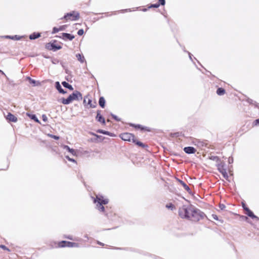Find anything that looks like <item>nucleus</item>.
<instances>
[{"label": "nucleus", "instance_id": "49530a36", "mask_svg": "<svg viewBox=\"0 0 259 259\" xmlns=\"http://www.w3.org/2000/svg\"><path fill=\"white\" fill-rule=\"evenodd\" d=\"M228 162L229 164L233 163V157H229L228 158Z\"/></svg>", "mask_w": 259, "mask_h": 259}, {"label": "nucleus", "instance_id": "7c9ffc66", "mask_svg": "<svg viewBox=\"0 0 259 259\" xmlns=\"http://www.w3.org/2000/svg\"><path fill=\"white\" fill-rule=\"evenodd\" d=\"M165 207L168 208V209H170L171 210H173L175 208V205L172 203H167Z\"/></svg>", "mask_w": 259, "mask_h": 259}, {"label": "nucleus", "instance_id": "864d4df0", "mask_svg": "<svg viewBox=\"0 0 259 259\" xmlns=\"http://www.w3.org/2000/svg\"><path fill=\"white\" fill-rule=\"evenodd\" d=\"M242 206L243 209L245 210V208H248L245 204L244 202H242Z\"/></svg>", "mask_w": 259, "mask_h": 259}, {"label": "nucleus", "instance_id": "39448f33", "mask_svg": "<svg viewBox=\"0 0 259 259\" xmlns=\"http://www.w3.org/2000/svg\"><path fill=\"white\" fill-rule=\"evenodd\" d=\"M94 202L97 203L96 207L99 211L104 212L105 207L103 205L108 203V199H104L102 196L96 195V197L94 198Z\"/></svg>", "mask_w": 259, "mask_h": 259}, {"label": "nucleus", "instance_id": "f3484780", "mask_svg": "<svg viewBox=\"0 0 259 259\" xmlns=\"http://www.w3.org/2000/svg\"><path fill=\"white\" fill-rule=\"evenodd\" d=\"M55 87L59 93L62 94H66L67 93V91L64 90L62 88V87L59 81L55 82Z\"/></svg>", "mask_w": 259, "mask_h": 259}, {"label": "nucleus", "instance_id": "6e6d98bb", "mask_svg": "<svg viewBox=\"0 0 259 259\" xmlns=\"http://www.w3.org/2000/svg\"><path fill=\"white\" fill-rule=\"evenodd\" d=\"M97 244L100 245H102V246H104V243H102V242H100L99 241H97Z\"/></svg>", "mask_w": 259, "mask_h": 259}, {"label": "nucleus", "instance_id": "5701e85b", "mask_svg": "<svg viewBox=\"0 0 259 259\" xmlns=\"http://www.w3.org/2000/svg\"><path fill=\"white\" fill-rule=\"evenodd\" d=\"M62 147L64 149L68 151L69 153H71L73 155H76V151L70 148L68 145H64L62 146Z\"/></svg>", "mask_w": 259, "mask_h": 259}, {"label": "nucleus", "instance_id": "ea45409f", "mask_svg": "<svg viewBox=\"0 0 259 259\" xmlns=\"http://www.w3.org/2000/svg\"><path fill=\"white\" fill-rule=\"evenodd\" d=\"M62 67L64 68V69H65V72L66 74H68V75H70L71 73V71H70L69 70H68L67 68H65V67L64 66V65L63 64H62Z\"/></svg>", "mask_w": 259, "mask_h": 259}, {"label": "nucleus", "instance_id": "c03bdc74", "mask_svg": "<svg viewBox=\"0 0 259 259\" xmlns=\"http://www.w3.org/2000/svg\"><path fill=\"white\" fill-rule=\"evenodd\" d=\"M88 98V95L85 96L83 99V104H84V106L85 107L87 105L86 100Z\"/></svg>", "mask_w": 259, "mask_h": 259}, {"label": "nucleus", "instance_id": "0eeeda50", "mask_svg": "<svg viewBox=\"0 0 259 259\" xmlns=\"http://www.w3.org/2000/svg\"><path fill=\"white\" fill-rule=\"evenodd\" d=\"M57 41L55 39L52 40L50 42L47 43L46 48L50 51L56 52L62 48L61 45H57Z\"/></svg>", "mask_w": 259, "mask_h": 259}, {"label": "nucleus", "instance_id": "a18cd8bd", "mask_svg": "<svg viewBox=\"0 0 259 259\" xmlns=\"http://www.w3.org/2000/svg\"><path fill=\"white\" fill-rule=\"evenodd\" d=\"M66 27V25H62V26H60L59 27V30L60 31H63L65 29Z\"/></svg>", "mask_w": 259, "mask_h": 259}, {"label": "nucleus", "instance_id": "5fc2aeb1", "mask_svg": "<svg viewBox=\"0 0 259 259\" xmlns=\"http://www.w3.org/2000/svg\"><path fill=\"white\" fill-rule=\"evenodd\" d=\"M88 99V103H87V105H91V104H92V101L91 99H90L89 98Z\"/></svg>", "mask_w": 259, "mask_h": 259}, {"label": "nucleus", "instance_id": "09e8293b", "mask_svg": "<svg viewBox=\"0 0 259 259\" xmlns=\"http://www.w3.org/2000/svg\"><path fill=\"white\" fill-rule=\"evenodd\" d=\"M96 107V102H94V104H91V105H90V108H94Z\"/></svg>", "mask_w": 259, "mask_h": 259}, {"label": "nucleus", "instance_id": "c756f323", "mask_svg": "<svg viewBox=\"0 0 259 259\" xmlns=\"http://www.w3.org/2000/svg\"><path fill=\"white\" fill-rule=\"evenodd\" d=\"M104 139H105V137H104L102 136L97 135V136H96V139L95 141H97V142H102L104 140Z\"/></svg>", "mask_w": 259, "mask_h": 259}, {"label": "nucleus", "instance_id": "37998d69", "mask_svg": "<svg viewBox=\"0 0 259 259\" xmlns=\"http://www.w3.org/2000/svg\"><path fill=\"white\" fill-rule=\"evenodd\" d=\"M42 119L44 122H47L48 121V117L45 114H43L42 115Z\"/></svg>", "mask_w": 259, "mask_h": 259}, {"label": "nucleus", "instance_id": "aec40b11", "mask_svg": "<svg viewBox=\"0 0 259 259\" xmlns=\"http://www.w3.org/2000/svg\"><path fill=\"white\" fill-rule=\"evenodd\" d=\"M26 79L29 81L30 84H32L34 87L37 86L40 84V82L38 81H36L29 76H27L26 77Z\"/></svg>", "mask_w": 259, "mask_h": 259}, {"label": "nucleus", "instance_id": "6ab92c4d", "mask_svg": "<svg viewBox=\"0 0 259 259\" xmlns=\"http://www.w3.org/2000/svg\"><path fill=\"white\" fill-rule=\"evenodd\" d=\"M6 38L11 39L12 40H20L24 36H19L18 35H5L4 36Z\"/></svg>", "mask_w": 259, "mask_h": 259}, {"label": "nucleus", "instance_id": "e433bc0d", "mask_svg": "<svg viewBox=\"0 0 259 259\" xmlns=\"http://www.w3.org/2000/svg\"><path fill=\"white\" fill-rule=\"evenodd\" d=\"M84 33V30L83 29H80L77 31V34L79 36H81Z\"/></svg>", "mask_w": 259, "mask_h": 259}, {"label": "nucleus", "instance_id": "c9c22d12", "mask_svg": "<svg viewBox=\"0 0 259 259\" xmlns=\"http://www.w3.org/2000/svg\"><path fill=\"white\" fill-rule=\"evenodd\" d=\"M60 30H59V28H57L56 27H54L53 28L52 33L53 34L56 33L58 32Z\"/></svg>", "mask_w": 259, "mask_h": 259}, {"label": "nucleus", "instance_id": "338daca9", "mask_svg": "<svg viewBox=\"0 0 259 259\" xmlns=\"http://www.w3.org/2000/svg\"><path fill=\"white\" fill-rule=\"evenodd\" d=\"M207 71L208 72H209V74H211L210 72L208 71Z\"/></svg>", "mask_w": 259, "mask_h": 259}, {"label": "nucleus", "instance_id": "b1692460", "mask_svg": "<svg viewBox=\"0 0 259 259\" xmlns=\"http://www.w3.org/2000/svg\"><path fill=\"white\" fill-rule=\"evenodd\" d=\"M62 84L64 88L68 89L70 91H73L74 90V88H73L72 85L70 84L65 81H62Z\"/></svg>", "mask_w": 259, "mask_h": 259}, {"label": "nucleus", "instance_id": "7ed1b4c3", "mask_svg": "<svg viewBox=\"0 0 259 259\" xmlns=\"http://www.w3.org/2000/svg\"><path fill=\"white\" fill-rule=\"evenodd\" d=\"M194 205H183L179 209V215L183 219H190L191 211L193 208Z\"/></svg>", "mask_w": 259, "mask_h": 259}, {"label": "nucleus", "instance_id": "f8f14e48", "mask_svg": "<svg viewBox=\"0 0 259 259\" xmlns=\"http://www.w3.org/2000/svg\"><path fill=\"white\" fill-rule=\"evenodd\" d=\"M96 120L100 122L101 124L105 125L106 123L104 117L101 114V110H98L97 111V115L96 116Z\"/></svg>", "mask_w": 259, "mask_h": 259}, {"label": "nucleus", "instance_id": "de8ad7c7", "mask_svg": "<svg viewBox=\"0 0 259 259\" xmlns=\"http://www.w3.org/2000/svg\"><path fill=\"white\" fill-rule=\"evenodd\" d=\"M212 218L215 220H217V221H218L219 220V218L218 217L217 215L216 214H212Z\"/></svg>", "mask_w": 259, "mask_h": 259}, {"label": "nucleus", "instance_id": "2eb2a0df", "mask_svg": "<svg viewBox=\"0 0 259 259\" xmlns=\"http://www.w3.org/2000/svg\"><path fill=\"white\" fill-rule=\"evenodd\" d=\"M184 151L188 154H194L196 152V149L192 146L185 147L183 149Z\"/></svg>", "mask_w": 259, "mask_h": 259}, {"label": "nucleus", "instance_id": "58836bf2", "mask_svg": "<svg viewBox=\"0 0 259 259\" xmlns=\"http://www.w3.org/2000/svg\"><path fill=\"white\" fill-rule=\"evenodd\" d=\"M65 158L67 159H68L69 161H71V162H75V163L76 162L74 159L69 157V156H67V155L65 156Z\"/></svg>", "mask_w": 259, "mask_h": 259}, {"label": "nucleus", "instance_id": "680f3d73", "mask_svg": "<svg viewBox=\"0 0 259 259\" xmlns=\"http://www.w3.org/2000/svg\"><path fill=\"white\" fill-rule=\"evenodd\" d=\"M151 256H152V257H156V256H155V255H151Z\"/></svg>", "mask_w": 259, "mask_h": 259}, {"label": "nucleus", "instance_id": "4be33fe9", "mask_svg": "<svg viewBox=\"0 0 259 259\" xmlns=\"http://www.w3.org/2000/svg\"><path fill=\"white\" fill-rule=\"evenodd\" d=\"M41 36V33L40 32H34L31 34L29 35V38L31 40H34L36 38H39Z\"/></svg>", "mask_w": 259, "mask_h": 259}, {"label": "nucleus", "instance_id": "603ef678", "mask_svg": "<svg viewBox=\"0 0 259 259\" xmlns=\"http://www.w3.org/2000/svg\"><path fill=\"white\" fill-rule=\"evenodd\" d=\"M184 51L187 52L188 53L190 59L192 61V55L190 52H187V51H185V50H184Z\"/></svg>", "mask_w": 259, "mask_h": 259}, {"label": "nucleus", "instance_id": "bb28decb", "mask_svg": "<svg viewBox=\"0 0 259 259\" xmlns=\"http://www.w3.org/2000/svg\"><path fill=\"white\" fill-rule=\"evenodd\" d=\"M247 102L250 104L254 105L255 107H257L259 109V104L257 103L256 102L249 98H248L247 99Z\"/></svg>", "mask_w": 259, "mask_h": 259}, {"label": "nucleus", "instance_id": "20e7f679", "mask_svg": "<svg viewBox=\"0 0 259 259\" xmlns=\"http://www.w3.org/2000/svg\"><path fill=\"white\" fill-rule=\"evenodd\" d=\"M204 218H206L205 214L194 206L191 211L190 219L189 220L194 222H198L200 220L203 219Z\"/></svg>", "mask_w": 259, "mask_h": 259}, {"label": "nucleus", "instance_id": "4c0bfd02", "mask_svg": "<svg viewBox=\"0 0 259 259\" xmlns=\"http://www.w3.org/2000/svg\"><path fill=\"white\" fill-rule=\"evenodd\" d=\"M158 4H159V6H164L165 4V0H158Z\"/></svg>", "mask_w": 259, "mask_h": 259}, {"label": "nucleus", "instance_id": "cd10ccee", "mask_svg": "<svg viewBox=\"0 0 259 259\" xmlns=\"http://www.w3.org/2000/svg\"><path fill=\"white\" fill-rule=\"evenodd\" d=\"M225 92V90L223 88H219L217 90V94L219 96L224 95Z\"/></svg>", "mask_w": 259, "mask_h": 259}, {"label": "nucleus", "instance_id": "2f4dec72", "mask_svg": "<svg viewBox=\"0 0 259 259\" xmlns=\"http://www.w3.org/2000/svg\"><path fill=\"white\" fill-rule=\"evenodd\" d=\"M64 237L65 238H67L69 240H75V241H78V240L75 238V237H73V236L72 235H65L64 236Z\"/></svg>", "mask_w": 259, "mask_h": 259}, {"label": "nucleus", "instance_id": "72a5a7b5", "mask_svg": "<svg viewBox=\"0 0 259 259\" xmlns=\"http://www.w3.org/2000/svg\"><path fill=\"white\" fill-rule=\"evenodd\" d=\"M159 7V4H158V3H157L155 4H151L150 5V6H149L148 8H158Z\"/></svg>", "mask_w": 259, "mask_h": 259}, {"label": "nucleus", "instance_id": "8fccbe9b", "mask_svg": "<svg viewBox=\"0 0 259 259\" xmlns=\"http://www.w3.org/2000/svg\"><path fill=\"white\" fill-rule=\"evenodd\" d=\"M130 12L131 11V9H123V10H121L120 11V12L121 13H124V12Z\"/></svg>", "mask_w": 259, "mask_h": 259}, {"label": "nucleus", "instance_id": "bf43d9fd", "mask_svg": "<svg viewBox=\"0 0 259 259\" xmlns=\"http://www.w3.org/2000/svg\"><path fill=\"white\" fill-rule=\"evenodd\" d=\"M68 77H69V75H68L67 76H66V77H65V79H66L67 80H68V81H69Z\"/></svg>", "mask_w": 259, "mask_h": 259}, {"label": "nucleus", "instance_id": "c85d7f7f", "mask_svg": "<svg viewBox=\"0 0 259 259\" xmlns=\"http://www.w3.org/2000/svg\"><path fill=\"white\" fill-rule=\"evenodd\" d=\"M209 159L213 161H215L217 162H221L220 158L217 156H211L210 157H209Z\"/></svg>", "mask_w": 259, "mask_h": 259}, {"label": "nucleus", "instance_id": "a878e982", "mask_svg": "<svg viewBox=\"0 0 259 259\" xmlns=\"http://www.w3.org/2000/svg\"><path fill=\"white\" fill-rule=\"evenodd\" d=\"M76 57L77 59L81 63H83L85 61V58L84 56L81 54H76Z\"/></svg>", "mask_w": 259, "mask_h": 259}, {"label": "nucleus", "instance_id": "0e129e2a", "mask_svg": "<svg viewBox=\"0 0 259 259\" xmlns=\"http://www.w3.org/2000/svg\"><path fill=\"white\" fill-rule=\"evenodd\" d=\"M147 10L146 9H144L143 11H146Z\"/></svg>", "mask_w": 259, "mask_h": 259}, {"label": "nucleus", "instance_id": "79ce46f5", "mask_svg": "<svg viewBox=\"0 0 259 259\" xmlns=\"http://www.w3.org/2000/svg\"><path fill=\"white\" fill-rule=\"evenodd\" d=\"M51 138H52L53 139H55V140H59V137L58 136H56V135H50V136Z\"/></svg>", "mask_w": 259, "mask_h": 259}, {"label": "nucleus", "instance_id": "9d476101", "mask_svg": "<svg viewBox=\"0 0 259 259\" xmlns=\"http://www.w3.org/2000/svg\"><path fill=\"white\" fill-rule=\"evenodd\" d=\"M131 127H133L137 130H140L141 131H144L147 132H151V128L147 126H144L139 124H134L132 123H129Z\"/></svg>", "mask_w": 259, "mask_h": 259}, {"label": "nucleus", "instance_id": "052dcab7", "mask_svg": "<svg viewBox=\"0 0 259 259\" xmlns=\"http://www.w3.org/2000/svg\"><path fill=\"white\" fill-rule=\"evenodd\" d=\"M8 167H9V165H8L7 166V167H6V168H4V169H3V170H6V169H7L8 168Z\"/></svg>", "mask_w": 259, "mask_h": 259}, {"label": "nucleus", "instance_id": "4d7b16f0", "mask_svg": "<svg viewBox=\"0 0 259 259\" xmlns=\"http://www.w3.org/2000/svg\"><path fill=\"white\" fill-rule=\"evenodd\" d=\"M0 73H2V75L6 76V74L3 71L0 69Z\"/></svg>", "mask_w": 259, "mask_h": 259}, {"label": "nucleus", "instance_id": "f257e3e1", "mask_svg": "<svg viewBox=\"0 0 259 259\" xmlns=\"http://www.w3.org/2000/svg\"><path fill=\"white\" fill-rule=\"evenodd\" d=\"M119 137L123 141L127 142H132L133 143L142 148L148 147V145L139 141L134 134L129 133H121Z\"/></svg>", "mask_w": 259, "mask_h": 259}, {"label": "nucleus", "instance_id": "473e14b6", "mask_svg": "<svg viewBox=\"0 0 259 259\" xmlns=\"http://www.w3.org/2000/svg\"><path fill=\"white\" fill-rule=\"evenodd\" d=\"M110 115L112 116V117L116 121H120L121 120L120 118L117 117L116 115L112 113H110Z\"/></svg>", "mask_w": 259, "mask_h": 259}, {"label": "nucleus", "instance_id": "1a4fd4ad", "mask_svg": "<svg viewBox=\"0 0 259 259\" xmlns=\"http://www.w3.org/2000/svg\"><path fill=\"white\" fill-rule=\"evenodd\" d=\"M79 246V244L75 243L70 242L68 241L63 240L59 242L58 247H78Z\"/></svg>", "mask_w": 259, "mask_h": 259}, {"label": "nucleus", "instance_id": "393cba45", "mask_svg": "<svg viewBox=\"0 0 259 259\" xmlns=\"http://www.w3.org/2000/svg\"><path fill=\"white\" fill-rule=\"evenodd\" d=\"M105 103L106 101L105 98L103 97H100L99 100V104L101 108H104L105 106Z\"/></svg>", "mask_w": 259, "mask_h": 259}, {"label": "nucleus", "instance_id": "3c124183", "mask_svg": "<svg viewBox=\"0 0 259 259\" xmlns=\"http://www.w3.org/2000/svg\"><path fill=\"white\" fill-rule=\"evenodd\" d=\"M254 124L255 125H259V118L258 119H256L254 121Z\"/></svg>", "mask_w": 259, "mask_h": 259}, {"label": "nucleus", "instance_id": "69168bd1", "mask_svg": "<svg viewBox=\"0 0 259 259\" xmlns=\"http://www.w3.org/2000/svg\"><path fill=\"white\" fill-rule=\"evenodd\" d=\"M56 62H57V63H58V62H59V60H56Z\"/></svg>", "mask_w": 259, "mask_h": 259}, {"label": "nucleus", "instance_id": "4468645a", "mask_svg": "<svg viewBox=\"0 0 259 259\" xmlns=\"http://www.w3.org/2000/svg\"><path fill=\"white\" fill-rule=\"evenodd\" d=\"M6 118L9 122H16L18 120L17 117L10 112L8 113L7 115L6 116Z\"/></svg>", "mask_w": 259, "mask_h": 259}, {"label": "nucleus", "instance_id": "6e6552de", "mask_svg": "<svg viewBox=\"0 0 259 259\" xmlns=\"http://www.w3.org/2000/svg\"><path fill=\"white\" fill-rule=\"evenodd\" d=\"M217 169L221 173L223 177L226 179L228 180L229 178L228 175L226 171V168L225 167V163L224 162H221L217 164Z\"/></svg>", "mask_w": 259, "mask_h": 259}, {"label": "nucleus", "instance_id": "f704fd0d", "mask_svg": "<svg viewBox=\"0 0 259 259\" xmlns=\"http://www.w3.org/2000/svg\"><path fill=\"white\" fill-rule=\"evenodd\" d=\"M0 248L3 249L4 250H7L9 252H10L11 250L10 249H9L6 246L3 244L0 245Z\"/></svg>", "mask_w": 259, "mask_h": 259}, {"label": "nucleus", "instance_id": "ddd939ff", "mask_svg": "<svg viewBox=\"0 0 259 259\" xmlns=\"http://www.w3.org/2000/svg\"><path fill=\"white\" fill-rule=\"evenodd\" d=\"M245 214L248 216L249 217L251 218L252 219H255L257 221H259V218L255 215L252 211H251L249 208H245Z\"/></svg>", "mask_w": 259, "mask_h": 259}, {"label": "nucleus", "instance_id": "a211bd4d", "mask_svg": "<svg viewBox=\"0 0 259 259\" xmlns=\"http://www.w3.org/2000/svg\"><path fill=\"white\" fill-rule=\"evenodd\" d=\"M97 133L99 134H102L103 135L109 136L112 137H114L115 136V135L114 133H111L110 132L105 131L101 129H99L97 131Z\"/></svg>", "mask_w": 259, "mask_h": 259}, {"label": "nucleus", "instance_id": "412c9836", "mask_svg": "<svg viewBox=\"0 0 259 259\" xmlns=\"http://www.w3.org/2000/svg\"><path fill=\"white\" fill-rule=\"evenodd\" d=\"M26 115L28 117H29L31 119L34 120L35 122L40 124V121L39 120V119H38L35 114L26 113Z\"/></svg>", "mask_w": 259, "mask_h": 259}, {"label": "nucleus", "instance_id": "e2e57ef3", "mask_svg": "<svg viewBox=\"0 0 259 259\" xmlns=\"http://www.w3.org/2000/svg\"><path fill=\"white\" fill-rule=\"evenodd\" d=\"M84 237H85V238H88V236H87V235H85Z\"/></svg>", "mask_w": 259, "mask_h": 259}, {"label": "nucleus", "instance_id": "dca6fc26", "mask_svg": "<svg viewBox=\"0 0 259 259\" xmlns=\"http://www.w3.org/2000/svg\"><path fill=\"white\" fill-rule=\"evenodd\" d=\"M178 181L179 182V183L182 185V186L183 187L184 189L187 191V192L189 194H192V191H191V189L189 188V187L182 180H181L179 179H177Z\"/></svg>", "mask_w": 259, "mask_h": 259}, {"label": "nucleus", "instance_id": "a19ab883", "mask_svg": "<svg viewBox=\"0 0 259 259\" xmlns=\"http://www.w3.org/2000/svg\"><path fill=\"white\" fill-rule=\"evenodd\" d=\"M219 208H220L221 210H223L225 209V208H226V206L224 204L220 203L219 204Z\"/></svg>", "mask_w": 259, "mask_h": 259}, {"label": "nucleus", "instance_id": "13d9d810", "mask_svg": "<svg viewBox=\"0 0 259 259\" xmlns=\"http://www.w3.org/2000/svg\"><path fill=\"white\" fill-rule=\"evenodd\" d=\"M90 134H91V135H93V136H95V137H96V136H97V134H95V133H93V132H91V133H90Z\"/></svg>", "mask_w": 259, "mask_h": 259}, {"label": "nucleus", "instance_id": "774afa93", "mask_svg": "<svg viewBox=\"0 0 259 259\" xmlns=\"http://www.w3.org/2000/svg\"><path fill=\"white\" fill-rule=\"evenodd\" d=\"M52 62H53V63H54V64H56V63H55V62H54V61H53Z\"/></svg>", "mask_w": 259, "mask_h": 259}, {"label": "nucleus", "instance_id": "f03ea898", "mask_svg": "<svg viewBox=\"0 0 259 259\" xmlns=\"http://www.w3.org/2000/svg\"><path fill=\"white\" fill-rule=\"evenodd\" d=\"M82 99V94L77 91H74L72 94L66 98H62L61 99V102L64 105H68L70 104L73 101H80Z\"/></svg>", "mask_w": 259, "mask_h": 259}, {"label": "nucleus", "instance_id": "423d86ee", "mask_svg": "<svg viewBox=\"0 0 259 259\" xmlns=\"http://www.w3.org/2000/svg\"><path fill=\"white\" fill-rule=\"evenodd\" d=\"M79 18V13L75 11H72L67 13L61 19L70 20L71 21H76Z\"/></svg>", "mask_w": 259, "mask_h": 259}, {"label": "nucleus", "instance_id": "9b49d317", "mask_svg": "<svg viewBox=\"0 0 259 259\" xmlns=\"http://www.w3.org/2000/svg\"><path fill=\"white\" fill-rule=\"evenodd\" d=\"M56 37L61 38L65 40H72L75 37L74 35H73V34H71L68 33H65V32L62 33L61 36H56Z\"/></svg>", "mask_w": 259, "mask_h": 259}]
</instances>
